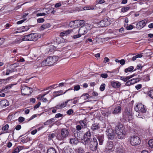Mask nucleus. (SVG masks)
<instances>
[{
  "label": "nucleus",
  "mask_w": 153,
  "mask_h": 153,
  "mask_svg": "<svg viewBox=\"0 0 153 153\" xmlns=\"http://www.w3.org/2000/svg\"><path fill=\"white\" fill-rule=\"evenodd\" d=\"M61 136H58V139L59 140H62L69 136V132L66 128H62L61 131Z\"/></svg>",
  "instance_id": "39448f33"
},
{
  "label": "nucleus",
  "mask_w": 153,
  "mask_h": 153,
  "mask_svg": "<svg viewBox=\"0 0 153 153\" xmlns=\"http://www.w3.org/2000/svg\"><path fill=\"white\" fill-rule=\"evenodd\" d=\"M141 142L140 138L137 136H133L130 140V143L132 146H136L139 145Z\"/></svg>",
  "instance_id": "1a4fd4ad"
},
{
  "label": "nucleus",
  "mask_w": 153,
  "mask_h": 153,
  "mask_svg": "<svg viewBox=\"0 0 153 153\" xmlns=\"http://www.w3.org/2000/svg\"><path fill=\"white\" fill-rule=\"evenodd\" d=\"M79 142L76 138H71L70 140V143L73 146L76 145Z\"/></svg>",
  "instance_id": "f3484780"
},
{
  "label": "nucleus",
  "mask_w": 153,
  "mask_h": 153,
  "mask_svg": "<svg viewBox=\"0 0 153 153\" xmlns=\"http://www.w3.org/2000/svg\"><path fill=\"white\" fill-rule=\"evenodd\" d=\"M56 40V43L57 44L56 47L58 48H60L64 46V43L63 42H60L59 38Z\"/></svg>",
  "instance_id": "6ab92c4d"
},
{
  "label": "nucleus",
  "mask_w": 153,
  "mask_h": 153,
  "mask_svg": "<svg viewBox=\"0 0 153 153\" xmlns=\"http://www.w3.org/2000/svg\"><path fill=\"white\" fill-rule=\"evenodd\" d=\"M148 143L150 147L153 148V139L150 140Z\"/></svg>",
  "instance_id": "37998d69"
},
{
  "label": "nucleus",
  "mask_w": 153,
  "mask_h": 153,
  "mask_svg": "<svg viewBox=\"0 0 153 153\" xmlns=\"http://www.w3.org/2000/svg\"><path fill=\"white\" fill-rule=\"evenodd\" d=\"M80 88V87L79 85H76L74 87V91H78L79 90Z\"/></svg>",
  "instance_id": "a19ab883"
},
{
  "label": "nucleus",
  "mask_w": 153,
  "mask_h": 153,
  "mask_svg": "<svg viewBox=\"0 0 153 153\" xmlns=\"http://www.w3.org/2000/svg\"><path fill=\"white\" fill-rule=\"evenodd\" d=\"M85 138H88L91 139V134L90 132L89 131L87 132L84 135L83 137Z\"/></svg>",
  "instance_id": "72a5a7b5"
},
{
  "label": "nucleus",
  "mask_w": 153,
  "mask_h": 153,
  "mask_svg": "<svg viewBox=\"0 0 153 153\" xmlns=\"http://www.w3.org/2000/svg\"><path fill=\"white\" fill-rule=\"evenodd\" d=\"M81 139L82 140H84V141H82L81 143L85 145V146H86L88 144L91 139L83 137V139L82 138H81Z\"/></svg>",
  "instance_id": "bb28decb"
},
{
  "label": "nucleus",
  "mask_w": 153,
  "mask_h": 153,
  "mask_svg": "<svg viewBox=\"0 0 153 153\" xmlns=\"http://www.w3.org/2000/svg\"><path fill=\"white\" fill-rule=\"evenodd\" d=\"M71 32L70 30H67L66 31H64L60 33V36H66L69 34Z\"/></svg>",
  "instance_id": "c756f323"
},
{
  "label": "nucleus",
  "mask_w": 153,
  "mask_h": 153,
  "mask_svg": "<svg viewBox=\"0 0 153 153\" xmlns=\"http://www.w3.org/2000/svg\"><path fill=\"white\" fill-rule=\"evenodd\" d=\"M58 60V57L56 56H51L48 57L41 63L42 66H51L55 63Z\"/></svg>",
  "instance_id": "f03ea898"
},
{
  "label": "nucleus",
  "mask_w": 153,
  "mask_h": 153,
  "mask_svg": "<svg viewBox=\"0 0 153 153\" xmlns=\"http://www.w3.org/2000/svg\"><path fill=\"white\" fill-rule=\"evenodd\" d=\"M149 96L152 98L153 99V89L150 90L149 93Z\"/></svg>",
  "instance_id": "09e8293b"
},
{
  "label": "nucleus",
  "mask_w": 153,
  "mask_h": 153,
  "mask_svg": "<svg viewBox=\"0 0 153 153\" xmlns=\"http://www.w3.org/2000/svg\"><path fill=\"white\" fill-rule=\"evenodd\" d=\"M97 139L99 140V144L100 145H102L103 142L104 137L103 136L99 135L98 136Z\"/></svg>",
  "instance_id": "a878e982"
},
{
  "label": "nucleus",
  "mask_w": 153,
  "mask_h": 153,
  "mask_svg": "<svg viewBox=\"0 0 153 153\" xmlns=\"http://www.w3.org/2000/svg\"><path fill=\"white\" fill-rule=\"evenodd\" d=\"M50 25L49 23L44 24L41 26V28H42L43 30L48 28L50 27Z\"/></svg>",
  "instance_id": "473e14b6"
},
{
  "label": "nucleus",
  "mask_w": 153,
  "mask_h": 153,
  "mask_svg": "<svg viewBox=\"0 0 153 153\" xmlns=\"http://www.w3.org/2000/svg\"><path fill=\"white\" fill-rule=\"evenodd\" d=\"M131 85L132 84H131V82L130 80L127 81L126 83V86H129Z\"/></svg>",
  "instance_id": "680f3d73"
},
{
  "label": "nucleus",
  "mask_w": 153,
  "mask_h": 153,
  "mask_svg": "<svg viewBox=\"0 0 153 153\" xmlns=\"http://www.w3.org/2000/svg\"><path fill=\"white\" fill-rule=\"evenodd\" d=\"M134 69V68L132 66H131L130 67L128 68H126L125 69V72L126 73H127L128 72H131Z\"/></svg>",
  "instance_id": "f704fd0d"
},
{
  "label": "nucleus",
  "mask_w": 153,
  "mask_h": 153,
  "mask_svg": "<svg viewBox=\"0 0 153 153\" xmlns=\"http://www.w3.org/2000/svg\"><path fill=\"white\" fill-rule=\"evenodd\" d=\"M110 61V59L107 57H105L104 59L103 62L104 63H106L109 62Z\"/></svg>",
  "instance_id": "4d7b16f0"
},
{
  "label": "nucleus",
  "mask_w": 153,
  "mask_h": 153,
  "mask_svg": "<svg viewBox=\"0 0 153 153\" xmlns=\"http://www.w3.org/2000/svg\"><path fill=\"white\" fill-rule=\"evenodd\" d=\"M111 85L114 88H118L120 86L121 84L119 82L113 81L111 82Z\"/></svg>",
  "instance_id": "412c9836"
},
{
  "label": "nucleus",
  "mask_w": 153,
  "mask_h": 153,
  "mask_svg": "<svg viewBox=\"0 0 153 153\" xmlns=\"http://www.w3.org/2000/svg\"><path fill=\"white\" fill-rule=\"evenodd\" d=\"M67 102H63L60 104L57 105L55 107V108H57V109H59L60 108H63L65 107L67 105Z\"/></svg>",
  "instance_id": "aec40b11"
},
{
  "label": "nucleus",
  "mask_w": 153,
  "mask_h": 153,
  "mask_svg": "<svg viewBox=\"0 0 153 153\" xmlns=\"http://www.w3.org/2000/svg\"><path fill=\"white\" fill-rule=\"evenodd\" d=\"M41 105V103L40 102H39L36 105L34 106V108L35 109H36L38 108L39 106Z\"/></svg>",
  "instance_id": "0e129e2a"
},
{
  "label": "nucleus",
  "mask_w": 153,
  "mask_h": 153,
  "mask_svg": "<svg viewBox=\"0 0 153 153\" xmlns=\"http://www.w3.org/2000/svg\"><path fill=\"white\" fill-rule=\"evenodd\" d=\"M136 116L139 118H143V116L142 114H140V113H137L136 114Z\"/></svg>",
  "instance_id": "864d4df0"
},
{
  "label": "nucleus",
  "mask_w": 153,
  "mask_h": 153,
  "mask_svg": "<svg viewBox=\"0 0 153 153\" xmlns=\"http://www.w3.org/2000/svg\"><path fill=\"white\" fill-rule=\"evenodd\" d=\"M121 109V108L120 106H118L115 108L113 112V113L114 114H117L120 112Z\"/></svg>",
  "instance_id": "5701e85b"
},
{
  "label": "nucleus",
  "mask_w": 153,
  "mask_h": 153,
  "mask_svg": "<svg viewBox=\"0 0 153 153\" xmlns=\"http://www.w3.org/2000/svg\"><path fill=\"white\" fill-rule=\"evenodd\" d=\"M84 150L82 148L80 147L78 149V153H84Z\"/></svg>",
  "instance_id": "de8ad7c7"
},
{
  "label": "nucleus",
  "mask_w": 153,
  "mask_h": 153,
  "mask_svg": "<svg viewBox=\"0 0 153 153\" xmlns=\"http://www.w3.org/2000/svg\"><path fill=\"white\" fill-rule=\"evenodd\" d=\"M38 39V35L36 33H31L29 35L24 36L22 39L16 41V43L24 41H35Z\"/></svg>",
  "instance_id": "7ed1b4c3"
},
{
  "label": "nucleus",
  "mask_w": 153,
  "mask_h": 153,
  "mask_svg": "<svg viewBox=\"0 0 153 153\" xmlns=\"http://www.w3.org/2000/svg\"><path fill=\"white\" fill-rule=\"evenodd\" d=\"M49 14V13H48V12H46L45 13H37L36 14V16H45L47 14Z\"/></svg>",
  "instance_id": "58836bf2"
},
{
  "label": "nucleus",
  "mask_w": 153,
  "mask_h": 153,
  "mask_svg": "<svg viewBox=\"0 0 153 153\" xmlns=\"http://www.w3.org/2000/svg\"><path fill=\"white\" fill-rule=\"evenodd\" d=\"M21 92L23 95H28L30 94L32 91V89L24 85L21 86Z\"/></svg>",
  "instance_id": "423d86ee"
},
{
  "label": "nucleus",
  "mask_w": 153,
  "mask_h": 153,
  "mask_svg": "<svg viewBox=\"0 0 153 153\" xmlns=\"http://www.w3.org/2000/svg\"><path fill=\"white\" fill-rule=\"evenodd\" d=\"M7 100H2L0 101V107H3L6 106L7 105V104L6 105V103H7Z\"/></svg>",
  "instance_id": "7c9ffc66"
},
{
  "label": "nucleus",
  "mask_w": 153,
  "mask_h": 153,
  "mask_svg": "<svg viewBox=\"0 0 153 153\" xmlns=\"http://www.w3.org/2000/svg\"><path fill=\"white\" fill-rule=\"evenodd\" d=\"M79 30V33L81 35H84L87 33L88 31L86 26L82 25Z\"/></svg>",
  "instance_id": "4468645a"
},
{
  "label": "nucleus",
  "mask_w": 153,
  "mask_h": 153,
  "mask_svg": "<svg viewBox=\"0 0 153 153\" xmlns=\"http://www.w3.org/2000/svg\"><path fill=\"white\" fill-rule=\"evenodd\" d=\"M134 76V74L131 75L130 76H128L126 77L121 76L120 77V79L121 80L123 81L124 82H126L130 78L133 77Z\"/></svg>",
  "instance_id": "a211bd4d"
},
{
  "label": "nucleus",
  "mask_w": 153,
  "mask_h": 153,
  "mask_svg": "<svg viewBox=\"0 0 153 153\" xmlns=\"http://www.w3.org/2000/svg\"><path fill=\"white\" fill-rule=\"evenodd\" d=\"M135 110L137 112L140 111L142 113H144L146 111V110L144 107V106L141 104L137 105L134 108Z\"/></svg>",
  "instance_id": "9b49d317"
},
{
  "label": "nucleus",
  "mask_w": 153,
  "mask_h": 153,
  "mask_svg": "<svg viewBox=\"0 0 153 153\" xmlns=\"http://www.w3.org/2000/svg\"><path fill=\"white\" fill-rule=\"evenodd\" d=\"M55 134L53 133L49 134L48 137L50 139L54 137Z\"/></svg>",
  "instance_id": "69168bd1"
},
{
  "label": "nucleus",
  "mask_w": 153,
  "mask_h": 153,
  "mask_svg": "<svg viewBox=\"0 0 153 153\" xmlns=\"http://www.w3.org/2000/svg\"><path fill=\"white\" fill-rule=\"evenodd\" d=\"M94 8L91 7L90 6H86L85 7H78L77 10H94Z\"/></svg>",
  "instance_id": "4be33fe9"
},
{
  "label": "nucleus",
  "mask_w": 153,
  "mask_h": 153,
  "mask_svg": "<svg viewBox=\"0 0 153 153\" xmlns=\"http://www.w3.org/2000/svg\"><path fill=\"white\" fill-rule=\"evenodd\" d=\"M111 21L109 19L106 18L98 22V24L101 27H106L111 24Z\"/></svg>",
  "instance_id": "6e6552de"
},
{
  "label": "nucleus",
  "mask_w": 153,
  "mask_h": 153,
  "mask_svg": "<svg viewBox=\"0 0 153 153\" xmlns=\"http://www.w3.org/2000/svg\"><path fill=\"white\" fill-rule=\"evenodd\" d=\"M71 149L68 146L64 147L63 150V153H71Z\"/></svg>",
  "instance_id": "b1692460"
},
{
  "label": "nucleus",
  "mask_w": 153,
  "mask_h": 153,
  "mask_svg": "<svg viewBox=\"0 0 153 153\" xmlns=\"http://www.w3.org/2000/svg\"><path fill=\"white\" fill-rule=\"evenodd\" d=\"M55 120L54 118H52L47 120L44 123L45 125H49L52 123L54 122Z\"/></svg>",
  "instance_id": "c85d7f7f"
},
{
  "label": "nucleus",
  "mask_w": 153,
  "mask_h": 153,
  "mask_svg": "<svg viewBox=\"0 0 153 153\" xmlns=\"http://www.w3.org/2000/svg\"><path fill=\"white\" fill-rule=\"evenodd\" d=\"M18 120L19 122L21 123L24 121L25 118L23 117H20L19 118Z\"/></svg>",
  "instance_id": "13d9d810"
},
{
  "label": "nucleus",
  "mask_w": 153,
  "mask_h": 153,
  "mask_svg": "<svg viewBox=\"0 0 153 153\" xmlns=\"http://www.w3.org/2000/svg\"><path fill=\"white\" fill-rule=\"evenodd\" d=\"M74 136L77 139H81V137L80 133L78 132H76L74 133Z\"/></svg>",
  "instance_id": "c9c22d12"
},
{
  "label": "nucleus",
  "mask_w": 153,
  "mask_h": 153,
  "mask_svg": "<svg viewBox=\"0 0 153 153\" xmlns=\"http://www.w3.org/2000/svg\"><path fill=\"white\" fill-rule=\"evenodd\" d=\"M100 76L101 77L104 78H106L108 76V75L107 74L104 73V74H102L100 75Z\"/></svg>",
  "instance_id": "49530a36"
},
{
  "label": "nucleus",
  "mask_w": 153,
  "mask_h": 153,
  "mask_svg": "<svg viewBox=\"0 0 153 153\" xmlns=\"http://www.w3.org/2000/svg\"><path fill=\"white\" fill-rule=\"evenodd\" d=\"M105 85L104 83H102L100 85V90L101 91H103L105 90Z\"/></svg>",
  "instance_id": "ea45409f"
},
{
  "label": "nucleus",
  "mask_w": 153,
  "mask_h": 153,
  "mask_svg": "<svg viewBox=\"0 0 153 153\" xmlns=\"http://www.w3.org/2000/svg\"><path fill=\"white\" fill-rule=\"evenodd\" d=\"M115 131L119 139H123L125 136L126 131L125 127L121 123H119L115 128Z\"/></svg>",
  "instance_id": "f257e3e1"
},
{
  "label": "nucleus",
  "mask_w": 153,
  "mask_h": 153,
  "mask_svg": "<svg viewBox=\"0 0 153 153\" xmlns=\"http://www.w3.org/2000/svg\"><path fill=\"white\" fill-rule=\"evenodd\" d=\"M123 116L124 117H125L126 118H128L129 121H131L132 119V116L131 115V113L128 111H126L124 114Z\"/></svg>",
  "instance_id": "dca6fc26"
},
{
  "label": "nucleus",
  "mask_w": 153,
  "mask_h": 153,
  "mask_svg": "<svg viewBox=\"0 0 153 153\" xmlns=\"http://www.w3.org/2000/svg\"><path fill=\"white\" fill-rule=\"evenodd\" d=\"M85 21L84 20H77L70 22L69 23V26L71 27L76 28L85 24Z\"/></svg>",
  "instance_id": "20e7f679"
},
{
  "label": "nucleus",
  "mask_w": 153,
  "mask_h": 153,
  "mask_svg": "<svg viewBox=\"0 0 153 153\" xmlns=\"http://www.w3.org/2000/svg\"><path fill=\"white\" fill-rule=\"evenodd\" d=\"M74 112V111L71 109H69L67 111V114L68 115H71Z\"/></svg>",
  "instance_id": "603ef678"
},
{
  "label": "nucleus",
  "mask_w": 153,
  "mask_h": 153,
  "mask_svg": "<svg viewBox=\"0 0 153 153\" xmlns=\"http://www.w3.org/2000/svg\"><path fill=\"white\" fill-rule=\"evenodd\" d=\"M20 151V150L19 149V148L17 147L13 152V153H18Z\"/></svg>",
  "instance_id": "6e6d98bb"
},
{
  "label": "nucleus",
  "mask_w": 153,
  "mask_h": 153,
  "mask_svg": "<svg viewBox=\"0 0 153 153\" xmlns=\"http://www.w3.org/2000/svg\"><path fill=\"white\" fill-rule=\"evenodd\" d=\"M22 29H24L22 31L24 32L25 31H27L29 29V28L27 26H23L22 28Z\"/></svg>",
  "instance_id": "8fccbe9b"
},
{
  "label": "nucleus",
  "mask_w": 153,
  "mask_h": 153,
  "mask_svg": "<svg viewBox=\"0 0 153 153\" xmlns=\"http://www.w3.org/2000/svg\"><path fill=\"white\" fill-rule=\"evenodd\" d=\"M134 28V26L130 25L129 26H127L126 28L127 30H130Z\"/></svg>",
  "instance_id": "5fc2aeb1"
},
{
  "label": "nucleus",
  "mask_w": 153,
  "mask_h": 153,
  "mask_svg": "<svg viewBox=\"0 0 153 153\" xmlns=\"http://www.w3.org/2000/svg\"><path fill=\"white\" fill-rule=\"evenodd\" d=\"M79 123L82 128H84L85 126L86 125V122H85L84 120H80L79 121Z\"/></svg>",
  "instance_id": "4c0bfd02"
},
{
  "label": "nucleus",
  "mask_w": 153,
  "mask_h": 153,
  "mask_svg": "<svg viewBox=\"0 0 153 153\" xmlns=\"http://www.w3.org/2000/svg\"><path fill=\"white\" fill-rule=\"evenodd\" d=\"M8 125L7 124H6L2 128V129L3 131H5L8 130Z\"/></svg>",
  "instance_id": "c03bdc74"
},
{
  "label": "nucleus",
  "mask_w": 153,
  "mask_h": 153,
  "mask_svg": "<svg viewBox=\"0 0 153 153\" xmlns=\"http://www.w3.org/2000/svg\"><path fill=\"white\" fill-rule=\"evenodd\" d=\"M89 96H90L88 94L86 93L85 94H83L82 95V97H84V99L85 100H86L87 99H88L89 98Z\"/></svg>",
  "instance_id": "79ce46f5"
},
{
  "label": "nucleus",
  "mask_w": 153,
  "mask_h": 153,
  "mask_svg": "<svg viewBox=\"0 0 153 153\" xmlns=\"http://www.w3.org/2000/svg\"><path fill=\"white\" fill-rule=\"evenodd\" d=\"M106 134L108 138L110 140H113L114 137V130L111 128H107L106 130Z\"/></svg>",
  "instance_id": "9d476101"
},
{
  "label": "nucleus",
  "mask_w": 153,
  "mask_h": 153,
  "mask_svg": "<svg viewBox=\"0 0 153 153\" xmlns=\"http://www.w3.org/2000/svg\"><path fill=\"white\" fill-rule=\"evenodd\" d=\"M99 127L98 126V124L97 123H94L91 126V128L93 131L98 130L99 128Z\"/></svg>",
  "instance_id": "393cba45"
},
{
  "label": "nucleus",
  "mask_w": 153,
  "mask_h": 153,
  "mask_svg": "<svg viewBox=\"0 0 153 153\" xmlns=\"http://www.w3.org/2000/svg\"><path fill=\"white\" fill-rule=\"evenodd\" d=\"M62 116V114H60V113H58L55 115V117L56 118L61 117Z\"/></svg>",
  "instance_id": "e2e57ef3"
},
{
  "label": "nucleus",
  "mask_w": 153,
  "mask_h": 153,
  "mask_svg": "<svg viewBox=\"0 0 153 153\" xmlns=\"http://www.w3.org/2000/svg\"><path fill=\"white\" fill-rule=\"evenodd\" d=\"M72 88H70L68 90H66L65 92L63 93V91L62 90L59 91H54L53 94V96L55 97L59 96L62 94H64L66 93L68 91L72 90Z\"/></svg>",
  "instance_id": "2eb2a0df"
},
{
  "label": "nucleus",
  "mask_w": 153,
  "mask_h": 153,
  "mask_svg": "<svg viewBox=\"0 0 153 153\" xmlns=\"http://www.w3.org/2000/svg\"><path fill=\"white\" fill-rule=\"evenodd\" d=\"M47 153H56V150L54 148H51L48 150Z\"/></svg>",
  "instance_id": "e433bc0d"
},
{
  "label": "nucleus",
  "mask_w": 153,
  "mask_h": 153,
  "mask_svg": "<svg viewBox=\"0 0 153 153\" xmlns=\"http://www.w3.org/2000/svg\"><path fill=\"white\" fill-rule=\"evenodd\" d=\"M142 87V86L141 84H138L135 86V88L137 90H139Z\"/></svg>",
  "instance_id": "052dcab7"
},
{
  "label": "nucleus",
  "mask_w": 153,
  "mask_h": 153,
  "mask_svg": "<svg viewBox=\"0 0 153 153\" xmlns=\"http://www.w3.org/2000/svg\"><path fill=\"white\" fill-rule=\"evenodd\" d=\"M115 152L116 153H125L124 150L121 147L117 148Z\"/></svg>",
  "instance_id": "cd10ccee"
},
{
  "label": "nucleus",
  "mask_w": 153,
  "mask_h": 153,
  "mask_svg": "<svg viewBox=\"0 0 153 153\" xmlns=\"http://www.w3.org/2000/svg\"><path fill=\"white\" fill-rule=\"evenodd\" d=\"M26 19H25L19 21L17 22V24L18 25L24 22L26 20Z\"/></svg>",
  "instance_id": "bf43d9fd"
},
{
  "label": "nucleus",
  "mask_w": 153,
  "mask_h": 153,
  "mask_svg": "<svg viewBox=\"0 0 153 153\" xmlns=\"http://www.w3.org/2000/svg\"><path fill=\"white\" fill-rule=\"evenodd\" d=\"M125 60L123 59H122L121 60H120V64H121V65H123L125 64Z\"/></svg>",
  "instance_id": "774afa93"
},
{
  "label": "nucleus",
  "mask_w": 153,
  "mask_h": 153,
  "mask_svg": "<svg viewBox=\"0 0 153 153\" xmlns=\"http://www.w3.org/2000/svg\"><path fill=\"white\" fill-rule=\"evenodd\" d=\"M114 145L112 142H108L105 146V150L108 152H112L114 151Z\"/></svg>",
  "instance_id": "f8f14e48"
},
{
  "label": "nucleus",
  "mask_w": 153,
  "mask_h": 153,
  "mask_svg": "<svg viewBox=\"0 0 153 153\" xmlns=\"http://www.w3.org/2000/svg\"><path fill=\"white\" fill-rule=\"evenodd\" d=\"M111 113V111H108L106 113H104L102 114V115L105 116H109Z\"/></svg>",
  "instance_id": "a18cd8bd"
},
{
  "label": "nucleus",
  "mask_w": 153,
  "mask_h": 153,
  "mask_svg": "<svg viewBox=\"0 0 153 153\" xmlns=\"http://www.w3.org/2000/svg\"><path fill=\"white\" fill-rule=\"evenodd\" d=\"M76 128L77 130L79 131L82 129V126L79 125H78L76 126Z\"/></svg>",
  "instance_id": "338daca9"
},
{
  "label": "nucleus",
  "mask_w": 153,
  "mask_h": 153,
  "mask_svg": "<svg viewBox=\"0 0 153 153\" xmlns=\"http://www.w3.org/2000/svg\"><path fill=\"white\" fill-rule=\"evenodd\" d=\"M98 143L97 139L95 138H93L91 139L89 145L90 149L93 151L97 150V148Z\"/></svg>",
  "instance_id": "0eeeda50"
},
{
  "label": "nucleus",
  "mask_w": 153,
  "mask_h": 153,
  "mask_svg": "<svg viewBox=\"0 0 153 153\" xmlns=\"http://www.w3.org/2000/svg\"><path fill=\"white\" fill-rule=\"evenodd\" d=\"M141 80L140 78H133L130 80L131 84L133 85V84L137 83V82H139Z\"/></svg>",
  "instance_id": "2f4dec72"
},
{
  "label": "nucleus",
  "mask_w": 153,
  "mask_h": 153,
  "mask_svg": "<svg viewBox=\"0 0 153 153\" xmlns=\"http://www.w3.org/2000/svg\"><path fill=\"white\" fill-rule=\"evenodd\" d=\"M147 22V21L145 19L138 22L136 25V28L140 30L146 25Z\"/></svg>",
  "instance_id": "ddd939ff"
},
{
  "label": "nucleus",
  "mask_w": 153,
  "mask_h": 153,
  "mask_svg": "<svg viewBox=\"0 0 153 153\" xmlns=\"http://www.w3.org/2000/svg\"><path fill=\"white\" fill-rule=\"evenodd\" d=\"M45 21L43 18H39L37 19V22L39 23H42Z\"/></svg>",
  "instance_id": "3c124183"
}]
</instances>
